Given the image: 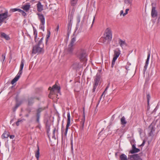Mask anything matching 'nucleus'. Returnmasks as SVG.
Segmentation results:
<instances>
[{
  "label": "nucleus",
  "instance_id": "obj_1",
  "mask_svg": "<svg viewBox=\"0 0 160 160\" xmlns=\"http://www.w3.org/2000/svg\"><path fill=\"white\" fill-rule=\"evenodd\" d=\"M11 16L8 14V11L3 7H0V23Z\"/></svg>",
  "mask_w": 160,
  "mask_h": 160
},
{
  "label": "nucleus",
  "instance_id": "obj_2",
  "mask_svg": "<svg viewBox=\"0 0 160 160\" xmlns=\"http://www.w3.org/2000/svg\"><path fill=\"white\" fill-rule=\"evenodd\" d=\"M77 57L81 61L86 62L87 61V54L85 50L80 49L77 52Z\"/></svg>",
  "mask_w": 160,
  "mask_h": 160
},
{
  "label": "nucleus",
  "instance_id": "obj_3",
  "mask_svg": "<svg viewBox=\"0 0 160 160\" xmlns=\"http://www.w3.org/2000/svg\"><path fill=\"white\" fill-rule=\"evenodd\" d=\"M67 122L66 127L65 129V130L64 131V130L62 129L63 128V126L62 127L61 131L62 132V135H64L66 137L67 136V132L68 129V127L70 126V113L69 112L67 114Z\"/></svg>",
  "mask_w": 160,
  "mask_h": 160
},
{
  "label": "nucleus",
  "instance_id": "obj_4",
  "mask_svg": "<svg viewBox=\"0 0 160 160\" xmlns=\"http://www.w3.org/2000/svg\"><path fill=\"white\" fill-rule=\"evenodd\" d=\"M43 45H37L33 47L32 53L34 54L41 53L44 52Z\"/></svg>",
  "mask_w": 160,
  "mask_h": 160
},
{
  "label": "nucleus",
  "instance_id": "obj_5",
  "mask_svg": "<svg viewBox=\"0 0 160 160\" xmlns=\"http://www.w3.org/2000/svg\"><path fill=\"white\" fill-rule=\"evenodd\" d=\"M104 38L106 40L108 41L111 40L112 37V32L111 29L109 28H107L105 31L104 34Z\"/></svg>",
  "mask_w": 160,
  "mask_h": 160
},
{
  "label": "nucleus",
  "instance_id": "obj_6",
  "mask_svg": "<svg viewBox=\"0 0 160 160\" xmlns=\"http://www.w3.org/2000/svg\"><path fill=\"white\" fill-rule=\"evenodd\" d=\"M76 40L75 38H73L71 39L67 49V51L68 53H72L74 49V46L75 45Z\"/></svg>",
  "mask_w": 160,
  "mask_h": 160
},
{
  "label": "nucleus",
  "instance_id": "obj_7",
  "mask_svg": "<svg viewBox=\"0 0 160 160\" xmlns=\"http://www.w3.org/2000/svg\"><path fill=\"white\" fill-rule=\"evenodd\" d=\"M120 51L118 49H117L114 51V57L112 61L111 67L113 68L115 63L116 60L120 54Z\"/></svg>",
  "mask_w": 160,
  "mask_h": 160
},
{
  "label": "nucleus",
  "instance_id": "obj_8",
  "mask_svg": "<svg viewBox=\"0 0 160 160\" xmlns=\"http://www.w3.org/2000/svg\"><path fill=\"white\" fill-rule=\"evenodd\" d=\"M156 4L152 3V10L151 12V16L152 17L154 18L157 17L158 15V12L156 10Z\"/></svg>",
  "mask_w": 160,
  "mask_h": 160
},
{
  "label": "nucleus",
  "instance_id": "obj_9",
  "mask_svg": "<svg viewBox=\"0 0 160 160\" xmlns=\"http://www.w3.org/2000/svg\"><path fill=\"white\" fill-rule=\"evenodd\" d=\"M101 78V74L100 72H99L97 73L96 76L94 80V85L96 86H98L100 83V81Z\"/></svg>",
  "mask_w": 160,
  "mask_h": 160
},
{
  "label": "nucleus",
  "instance_id": "obj_10",
  "mask_svg": "<svg viewBox=\"0 0 160 160\" xmlns=\"http://www.w3.org/2000/svg\"><path fill=\"white\" fill-rule=\"evenodd\" d=\"M128 159L130 160H140V157L138 154H134L132 155H128Z\"/></svg>",
  "mask_w": 160,
  "mask_h": 160
},
{
  "label": "nucleus",
  "instance_id": "obj_11",
  "mask_svg": "<svg viewBox=\"0 0 160 160\" xmlns=\"http://www.w3.org/2000/svg\"><path fill=\"white\" fill-rule=\"evenodd\" d=\"M148 130L150 132H149V136H152L154 135V132L155 131V128L154 125L152 123L148 127Z\"/></svg>",
  "mask_w": 160,
  "mask_h": 160
},
{
  "label": "nucleus",
  "instance_id": "obj_12",
  "mask_svg": "<svg viewBox=\"0 0 160 160\" xmlns=\"http://www.w3.org/2000/svg\"><path fill=\"white\" fill-rule=\"evenodd\" d=\"M48 89L49 90H51L50 93L52 94L53 92H54L55 90H56L57 92H59L60 91V88L55 84L53 86L52 88H51V87H49Z\"/></svg>",
  "mask_w": 160,
  "mask_h": 160
},
{
  "label": "nucleus",
  "instance_id": "obj_13",
  "mask_svg": "<svg viewBox=\"0 0 160 160\" xmlns=\"http://www.w3.org/2000/svg\"><path fill=\"white\" fill-rule=\"evenodd\" d=\"M37 15H38V17L41 23H42V25H44L45 19L43 15L38 13H37Z\"/></svg>",
  "mask_w": 160,
  "mask_h": 160
},
{
  "label": "nucleus",
  "instance_id": "obj_14",
  "mask_svg": "<svg viewBox=\"0 0 160 160\" xmlns=\"http://www.w3.org/2000/svg\"><path fill=\"white\" fill-rule=\"evenodd\" d=\"M140 150L139 149L136 148L135 145L133 144L132 145V149L130 151L129 153L133 154L139 152Z\"/></svg>",
  "mask_w": 160,
  "mask_h": 160
},
{
  "label": "nucleus",
  "instance_id": "obj_15",
  "mask_svg": "<svg viewBox=\"0 0 160 160\" xmlns=\"http://www.w3.org/2000/svg\"><path fill=\"white\" fill-rule=\"evenodd\" d=\"M43 5L41 4V3L39 2L37 4V11L38 12H41L43 10Z\"/></svg>",
  "mask_w": 160,
  "mask_h": 160
},
{
  "label": "nucleus",
  "instance_id": "obj_16",
  "mask_svg": "<svg viewBox=\"0 0 160 160\" xmlns=\"http://www.w3.org/2000/svg\"><path fill=\"white\" fill-rule=\"evenodd\" d=\"M24 65V60L22 59L21 61V64L20 65V70L18 73L21 75L22 73V70Z\"/></svg>",
  "mask_w": 160,
  "mask_h": 160
},
{
  "label": "nucleus",
  "instance_id": "obj_17",
  "mask_svg": "<svg viewBox=\"0 0 160 160\" xmlns=\"http://www.w3.org/2000/svg\"><path fill=\"white\" fill-rule=\"evenodd\" d=\"M0 37L2 38H4L7 40H9L10 38L9 36L4 32H0Z\"/></svg>",
  "mask_w": 160,
  "mask_h": 160
},
{
  "label": "nucleus",
  "instance_id": "obj_18",
  "mask_svg": "<svg viewBox=\"0 0 160 160\" xmlns=\"http://www.w3.org/2000/svg\"><path fill=\"white\" fill-rule=\"evenodd\" d=\"M21 75V74H19V73H18L15 77L12 80L11 82V84H13L15 83L18 80Z\"/></svg>",
  "mask_w": 160,
  "mask_h": 160
},
{
  "label": "nucleus",
  "instance_id": "obj_19",
  "mask_svg": "<svg viewBox=\"0 0 160 160\" xmlns=\"http://www.w3.org/2000/svg\"><path fill=\"white\" fill-rule=\"evenodd\" d=\"M121 124L123 127L125 126L127 123V122L126 120V118L124 116H123L120 119Z\"/></svg>",
  "mask_w": 160,
  "mask_h": 160
},
{
  "label": "nucleus",
  "instance_id": "obj_20",
  "mask_svg": "<svg viewBox=\"0 0 160 160\" xmlns=\"http://www.w3.org/2000/svg\"><path fill=\"white\" fill-rule=\"evenodd\" d=\"M30 8V5L29 4H27L22 6L21 8L25 11L27 12L29 10Z\"/></svg>",
  "mask_w": 160,
  "mask_h": 160
},
{
  "label": "nucleus",
  "instance_id": "obj_21",
  "mask_svg": "<svg viewBox=\"0 0 160 160\" xmlns=\"http://www.w3.org/2000/svg\"><path fill=\"white\" fill-rule=\"evenodd\" d=\"M40 155L39 148L38 145H37V150L35 152V156L37 160H38Z\"/></svg>",
  "mask_w": 160,
  "mask_h": 160
},
{
  "label": "nucleus",
  "instance_id": "obj_22",
  "mask_svg": "<svg viewBox=\"0 0 160 160\" xmlns=\"http://www.w3.org/2000/svg\"><path fill=\"white\" fill-rule=\"evenodd\" d=\"M80 67V65L78 62L74 63L72 66V68L74 69H77Z\"/></svg>",
  "mask_w": 160,
  "mask_h": 160
},
{
  "label": "nucleus",
  "instance_id": "obj_23",
  "mask_svg": "<svg viewBox=\"0 0 160 160\" xmlns=\"http://www.w3.org/2000/svg\"><path fill=\"white\" fill-rule=\"evenodd\" d=\"M34 98H30L28 99V105H31L34 102ZM35 98H36L38 100H39V98H38L35 97Z\"/></svg>",
  "mask_w": 160,
  "mask_h": 160
},
{
  "label": "nucleus",
  "instance_id": "obj_24",
  "mask_svg": "<svg viewBox=\"0 0 160 160\" xmlns=\"http://www.w3.org/2000/svg\"><path fill=\"white\" fill-rule=\"evenodd\" d=\"M118 43L121 47H122L124 45H126L125 41H123L121 39H119Z\"/></svg>",
  "mask_w": 160,
  "mask_h": 160
},
{
  "label": "nucleus",
  "instance_id": "obj_25",
  "mask_svg": "<svg viewBox=\"0 0 160 160\" xmlns=\"http://www.w3.org/2000/svg\"><path fill=\"white\" fill-rule=\"evenodd\" d=\"M9 136V133L8 132L5 131L2 135V138H7Z\"/></svg>",
  "mask_w": 160,
  "mask_h": 160
},
{
  "label": "nucleus",
  "instance_id": "obj_26",
  "mask_svg": "<svg viewBox=\"0 0 160 160\" xmlns=\"http://www.w3.org/2000/svg\"><path fill=\"white\" fill-rule=\"evenodd\" d=\"M85 115L84 114L83 115V117L82 118V120L80 122L81 125L82 126V128H83L84 126V122L85 121Z\"/></svg>",
  "mask_w": 160,
  "mask_h": 160
},
{
  "label": "nucleus",
  "instance_id": "obj_27",
  "mask_svg": "<svg viewBox=\"0 0 160 160\" xmlns=\"http://www.w3.org/2000/svg\"><path fill=\"white\" fill-rule=\"evenodd\" d=\"M121 160H128L127 156L124 154H122L120 156Z\"/></svg>",
  "mask_w": 160,
  "mask_h": 160
},
{
  "label": "nucleus",
  "instance_id": "obj_28",
  "mask_svg": "<svg viewBox=\"0 0 160 160\" xmlns=\"http://www.w3.org/2000/svg\"><path fill=\"white\" fill-rule=\"evenodd\" d=\"M78 0H71V4L72 6H74L76 4Z\"/></svg>",
  "mask_w": 160,
  "mask_h": 160
},
{
  "label": "nucleus",
  "instance_id": "obj_29",
  "mask_svg": "<svg viewBox=\"0 0 160 160\" xmlns=\"http://www.w3.org/2000/svg\"><path fill=\"white\" fill-rule=\"evenodd\" d=\"M33 34L34 36V39L35 42H36V38L37 37V30L34 29H33Z\"/></svg>",
  "mask_w": 160,
  "mask_h": 160
},
{
  "label": "nucleus",
  "instance_id": "obj_30",
  "mask_svg": "<svg viewBox=\"0 0 160 160\" xmlns=\"http://www.w3.org/2000/svg\"><path fill=\"white\" fill-rule=\"evenodd\" d=\"M150 52H148V56H147V58L146 60V62L145 64L147 65H148L149 61V58L150 57Z\"/></svg>",
  "mask_w": 160,
  "mask_h": 160
},
{
  "label": "nucleus",
  "instance_id": "obj_31",
  "mask_svg": "<svg viewBox=\"0 0 160 160\" xmlns=\"http://www.w3.org/2000/svg\"><path fill=\"white\" fill-rule=\"evenodd\" d=\"M132 0H124V2L126 4L130 6L132 5Z\"/></svg>",
  "mask_w": 160,
  "mask_h": 160
},
{
  "label": "nucleus",
  "instance_id": "obj_32",
  "mask_svg": "<svg viewBox=\"0 0 160 160\" xmlns=\"http://www.w3.org/2000/svg\"><path fill=\"white\" fill-rule=\"evenodd\" d=\"M24 120V119H18V121L16 122V125L17 126H18L19 125L20 123H22L23 121Z\"/></svg>",
  "mask_w": 160,
  "mask_h": 160
},
{
  "label": "nucleus",
  "instance_id": "obj_33",
  "mask_svg": "<svg viewBox=\"0 0 160 160\" xmlns=\"http://www.w3.org/2000/svg\"><path fill=\"white\" fill-rule=\"evenodd\" d=\"M50 33L49 31L48 32V33L46 36V43L47 44L48 41V39L50 37Z\"/></svg>",
  "mask_w": 160,
  "mask_h": 160
},
{
  "label": "nucleus",
  "instance_id": "obj_34",
  "mask_svg": "<svg viewBox=\"0 0 160 160\" xmlns=\"http://www.w3.org/2000/svg\"><path fill=\"white\" fill-rule=\"evenodd\" d=\"M40 115L39 114H36V122L38 123H39V119Z\"/></svg>",
  "mask_w": 160,
  "mask_h": 160
},
{
  "label": "nucleus",
  "instance_id": "obj_35",
  "mask_svg": "<svg viewBox=\"0 0 160 160\" xmlns=\"http://www.w3.org/2000/svg\"><path fill=\"white\" fill-rule=\"evenodd\" d=\"M18 12L21 13L22 15L24 16H25L26 15V12H24L23 10L20 9H19Z\"/></svg>",
  "mask_w": 160,
  "mask_h": 160
},
{
  "label": "nucleus",
  "instance_id": "obj_36",
  "mask_svg": "<svg viewBox=\"0 0 160 160\" xmlns=\"http://www.w3.org/2000/svg\"><path fill=\"white\" fill-rule=\"evenodd\" d=\"M44 109L42 108H40L38 109L37 110V113L36 114H40V113Z\"/></svg>",
  "mask_w": 160,
  "mask_h": 160
},
{
  "label": "nucleus",
  "instance_id": "obj_37",
  "mask_svg": "<svg viewBox=\"0 0 160 160\" xmlns=\"http://www.w3.org/2000/svg\"><path fill=\"white\" fill-rule=\"evenodd\" d=\"M19 9L18 8H12L10 9V12H15L17 11H18V12Z\"/></svg>",
  "mask_w": 160,
  "mask_h": 160
},
{
  "label": "nucleus",
  "instance_id": "obj_38",
  "mask_svg": "<svg viewBox=\"0 0 160 160\" xmlns=\"http://www.w3.org/2000/svg\"><path fill=\"white\" fill-rule=\"evenodd\" d=\"M150 98V96L149 94H148L147 95V99L148 106L149 104V102Z\"/></svg>",
  "mask_w": 160,
  "mask_h": 160
},
{
  "label": "nucleus",
  "instance_id": "obj_39",
  "mask_svg": "<svg viewBox=\"0 0 160 160\" xmlns=\"http://www.w3.org/2000/svg\"><path fill=\"white\" fill-rule=\"evenodd\" d=\"M44 25H42V23H40V28L43 31H44Z\"/></svg>",
  "mask_w": 160,
  "mask_h": 160
},
{
  "label": "nucleus",
  "instance_id": "obj_40",
  "mask_svg": "<svg viewBox=\"0 0 160 160\" xmlns=\"http://www.w3.org/2000/svg\"><path fill=\"white\" fill-rule=\"evenodd\" d=\"M43 39V38H42L39 40L38 43V45L41 46V45H43L42 43V41Z\"/></svg>",
  "mask_w": 160,
  "mask_h": 160
},
{
  "label": "nucleus",
  "instance_id": "obj_41",
  "mask_svg": "<svg viewBox=\"0 0 160 160\" xmlns=\"http://www.w3.org/2000/svg\"><path fill=\"white\" fill-rule=\"evenodd\" d=\"M75 11V8L74 7H73L72 9V11L71 12V15H70L71 16V17H72Z\"/></svg>",
  "mask_w": 160,
  "mask_h": 160
},
{
  "label": "nucleus",
  "instance_id": "obj_42",
  "mask_svg": "<svg viewBox=\"0 0 160 160\" xmlns=\"http://www.w3.org/2000/svg\"><path fill=\"white\" fill-rule=\"evenodd\" d=\"M22 102H19V103H18L17 102L16 105L15 106V108H17L21 104Z\"/></svg>",
  "mask_w": 160,
  "mask_h": 160
},
{
  "label": "nucleus",
  "instance_id": "obj_43",
  "mask_svg": "<svg viewBox=\"0 0 160 160\" xmlns=\"http://www.w3.org/2000/svg\"><path fill=\"white\" fill-rule=\"evenodd\" d=\"M129 10V9L128 8H127V9H126V11H125V12L123 14V16H125V15H126L127 14H128V11Z\"/></svg>",
  "mask_w": 160,
  "mask_h": 160
},
{
  "label": "nucleus",
  "instance_id": "obj_44",
  "mask_svg": "<svg viewBox=\"0 0 160 160\" xmlns=\"http://www.w3.org/2000/svg\"><path fill=\"white\" fill-rule=\"evenodd\" d=\"M148 65H147L145 64V65L144 66L143 69L144 72H145L146 71V70H147Z\"/></svg>",
  "mask_w": 160,
  "mask_h": 160
},
{
  "label": "nucleus",
  "instance_id": "obj_45",
  "mask_svg": "<svg viewBox=\"0 0 160 160\" xmlns=\"http://www.w3.org/2000/svg\"><path fill=\"white\" fill-rule=\"evenodd\" d=\"M71 22H70L68 23V30H69V29H71Z\"/></svg>",
  "mask_w": 160,
  "mask_h": 160
},
{
  "label": "nucleus",
  "instance_id": "obj_46",
  "mask_svg": "<svg viewBox=\"0 0 160 160\" xmlns=\"http://www.w3.org/2000/svg\"><path fill=\"white\" fill-rule=\"evenodd\" d=\"M98 86L95 85L94 84L93 88L92 89V91L93 92H94L95 90V89H96V87H97Z\"/></svg>",
  "mask_w": 160,
  "mask_h": 160
},
{
  "label": "nucleus",
  "instance_id": "obj_47",
  "mask_svg": "<svg viewBox=\"0 0 160 160\" xmlns=\"http://www.w3.org/2000/svg\"><path fill=\"white\" fill-rule=\"evenodd\" d=\"M2 59H3V61H4V60L5 58V55L4 54H2Z\"/></svg>",
  "mask_w": 160,
  "mask_h": 160
},
{
  "label": "nucleus",
  "instance_id": "obj_48",
  "mask_svg": "<svg viewBox=\"0 0 160 160\" xmlns=\"http://www.w3.org/2000/svg\"><path fill=\"white\" fill-rule=\"evenodd\" d=\"M145 143V140H144L143 141L142 143L140 145V146H143L144 145Z\"/></svg>",
  "mask_w": 160,
  "mask_h": 160
},
{
  "label": "nucleus",
  "instance_id": "obj_49",
  "mask_svg": "<svg viewBox=\"0 0 160 160\" xmlns=\"http://www.w3.org/2000/svg\"><path fill=\"white\" fill-rule=\"evenodd\" d=\"M71 148H72V150L73 149V143H72V140H71Z\"/></svg>",
  "mask_w": 160,
  "mask_h": 160
},
{
  "label": "nucleus",
  "instance_id": "obj_50",
  "mask_svg": "<svg viewBox=\"0 0 160 160\" xmlns=\"http://www.w3.org/2000/svg\"><path fill=\"white\" fill-rule=\"evenodd\" d=\"M59 28V25H57V27L56 28V29L55 30L56 31L58 32V31Z\"/></svg>",
  "mask_w": 160,
  "mask_h": 160
},
{
  "label": "nucleus",
  "instance_id": "obj_51",
  "mask_svg": "<svg viewBox=\"0 0 160 160\" xmlns=\"http://www.w3.org/2000/svg\"><path fill=\"white\" fill-rule=\"evenodd\" d=\"M9 137L11 139H13L14 138V136L13 135H10Z\"/></svg>",
  "mask_w": 160,
  "mask_h": 160
},
{
  "label": "nucleus",
  "instance_id": "obj_52",
  "mask_svg": "<svg viewBox=\"0 0 160 160\" xmlns=\"http://www.w3.org/2000/svg\"><path fill=\"white\" fill-rule=\"evenodd\" d=\"M38 125L36 127L38 128L39 129H40L41 128V126L40 125V123L39 124H38Z\"/></svg>",
  "mask_w": 160,
  "mask_h": 160
},
{
  "label": "nucleus",
  "instance_id": "obj_53",
  "mask_svg": "<svg viewBox=\"0 0 160 160\" xmlns=\"http://www.w3.org/2000/svg\"><path fill=\"white\" fill-rule=\"evenodd\" d=\"M104 92L103 93H102V95H101L100 98V99H101V98H102V97L103 96V95L104 94Z\"/></svg>",
  "mask_w": 160,
  "mask_h": 160
},
{
  "label": "nucleus",
  "instance_id": "obj_54",
  "mask_svg": "<svg viewBox=\"0 0 160 160\" xmlns=\"http://www.w3.org/2000/svg\"><path fill=\"white\" fill-rule=\"evenodd\" d=\"M95 17L94 16V17H93V21H92V24H93V23H94V21L95 20Z\"/></svg>",
  "mask_w": 160,
  "mask_h": 160
},
{
  "label": "nucleus",
  "instance_id": "obj_55",
  "mask_svg": "<svg viewBox=\"0 0 160 160\" xmlns=\"http://www.w3.org/2000/svg\"><path fill=\"white\" fill-rule=\"evenodd\" d=\"M123 14V10H121L120 12V15H122V14Z\"/></svg>",
  "mask_w": 160,
  "mask_h": 160
},
{
  "label": "nucleus",
  "instance_id": "obj_56",
  "mask_svg": "<svg viewBox=\"0 0 160 160\" xmlns=\"http://www.w3.org/2000/svg\"><path fill=\"white\" fill-rule=\"evenodd\" d=\"M109 87V86L108 85V86H107V87H106V88L105 89V91H104V92L106 91L108 89V88Z\"/></svg>",
  "mask_w": 160,
  "mask_h": 160
},
{
  "label": "nucleus",
  "instance_id": "obj_57",
  "mask_svg": "<svg viewBox=\"0 0 160 160\" xmlns=\"http://www.w3.org/2000/svg\"><path fill=\"white\" fill-rule=\"evenodd\" d=\"M16 109L17 108H15V107L14 108H13V111H15Z\"/></svg>",
  "mask_w": 160,
  "mask_h": 160
},
{
  "label": "nucleus",
  "instance_id": "obj_58",
  "mask_svg": "<svg viewBox=\"0 0 160 160\" xmlns=\"http://www.w3.org/2000/svg\"><path fill=\"white\" fill-rule=\"evenodd\" d=\"M55 130H56L55 129H54L53 130V133H55Z\"/></svg>",
  "mask_w": 160,
  "mask_h": 160
},
{
  "label": "nucleus",
  "instance_id": "obj_59",
  "mask_svg": "<svg viewBox=\"0 0 160 160\" xmlns=\"http://www.w3.org/2000/svg\"><path fill=\"white\" fill-rule=\"evenodd\" d=\"M158 20L159 22H160V17L158 18Z\"/></svg>",
  "mask_w": 160,
  "mask_h": 160
},
{
  "label": "nucleus",
  "instance_id": "obj_60",
  "mask_svg": "<svg viewBox=\"0 0 160 160\" xmlns=\"http://www.w3.org/2000/svg\"><path fill=\"white\" fill-rule=\"evenodd\" d=\"M12 120H11L10 121V123H12Z\"/></svg>",
  "mask_w": 160,
  "mask_h": 160
},
{
  "label": "nucleus",
  "instance_id": "obj_61",
  "mask_svg": "<svg viewBox=\"0 0 160 160\" xmlns=\"http://www.w3.org/2000/svg\"><path fill=\"white\" fill-rule=\"evenodd\" d=\"M107 129H108V130H109V128L108 127H107Z\"/></svg>",
  "mask_w": 160,
  "mask_h": 160
},
{
  "label": "nucleus",
  "instance_id": "obj_62",
  "mask_svg": "<svg viewBox=\"0 0 160 160\" xmlns=\"http://www.w3.org/2000/svg\"><path fill=\"white\" fill-rule=\"evenodd\" d=\"M26 116L27 117H28V115H26Z\"/></svg>",
  "mask_w": 160,
  "mask_h": 160
},
{
  "label": "nucleus",
  "instance_id": "obj_63",
  "mask_svg": "<svg viewBox=\"0 0 160 160\" xmlns=\"http://www.w3.org/2000/svg\"><path fill=\"white\" fill-rule=\"evenodd\" d=\"M14 124H12V125H13V126H14Z\"/></svg>",
  "mask_w": 160,
  "mask_h": 160
},
{
  "label": "nucleus",
  "instance_id": "obj_64",
  "mask_svg": "<svg viewBox=\"0 0 160 160\" xmlns=\"http://www.w3.org/2000/svg\"><path fill=\"white\" fill-rule=\"evenodd\" d=\"M159 160H160V159H159Z\"/></svg>",
  "mask_w": 160,
  "mask_h": 160
}]
</instances>
